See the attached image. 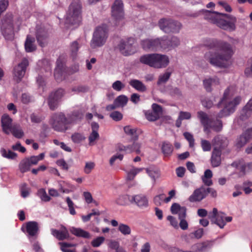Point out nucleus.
<instances>
[{"label": "nucleus", "instance_id": "1", "mask_svg": "<svg viewBox=\"0 0 252 252\" xmlns=\"http://www.w3.org/2000/svg\"><path fill=\"white\" fill-rule=\"evenodd\" d=\"M201 46L218 51V53L213 54L209 51L205 54V59L211 64L222 67L227 66V62L233 54L232 47L229 43L217 40H206Z\"/></svg>", "mask_w": 252, "mask_h": 252}, {"label": "nucleus", "instance_id": "2", "mask_svg": "<svg viewBox=\"0 0 252 252\" xmlns=\"http://www.w3.org/2000/svg\"><path fill=\"white\" fill-rule=\"evenodd\" d=\"M180 44L179 38L175 36H166L163 38L146 39L141 41L142 48L145 50L157 51L170 50Z\"/></svg>", "mask_w": 252, "mask_h": 252}, {"label": "nucleus", "instance_id": "3", "mask_svg": "<svg viewBox=\"0 0 252 252\" xmlns=\"http://www.w3.org/2000/svg\"><path fill=\"white\" fill-rule=\"evenodd\" d=\"M208 18L211 22L223 30H235L236 18L232 15L215 11H207Z\"/></svg>", "mask_w": 252, "mask_h": 252}, {"label": "nucleus", "instance_id": "4", "mask_svg": "<svg viewBox=\"0 0 252 252\" xmlns=\"http://www.w3.org/2000/svg\"><path fill=\"white\" fill-rule=\"evenodd\" d=\"M140 61L141 63L155 68L166 67L169 63V59L165 55L153 53L142 56Z\"/></svg>", "mask_w": 252, "mask_h": 252}, {"label": "nucleus", "instance_id": "5", "mask_svg": "<svg viewBox=\"0 0 252 252\" xmlns=\"http://www.w3.org/2000/svg\"><path fill=\"white\" fill-rule=\"evenodd\" d=\"M230 90L229 89H226L223 94V96L220 101L219 103V105L222 103H225L224 108L219 113V117H222L228 115L231 112L233 111L235 107L239 103L241 98L236 97L232 101H228L229 98Z\"/></svg>", "mask_w": 252, "mask_h": 252}, {"label": "nucleus", "instance_id": "6", "mask_svg": "<svg viewBox=\"0 0 252 252\" xmlns=\"http://www.w3.org/2000/svg\"><path fill=\"white\" fill-rule=\"evenodd\" d=\"M158 26L161 30L167 33L179 32L182 27V24L178 21L167 18L160 19Z\"/></svg>", "mask_w": 252, "mask_h": 252}, {"label": "nucleus", "instance_id": "7", "mask_svg": "<svg viewBox=\"0 0 252 252\" xmlns=\"http://www.w3.org/2000/svg\"><path fill=\"white\" fill-rule=\"evenodd\" d=\"M106 34L107 29L105 26L97 27L94 33L91 43V47L95 48L103 45L107 37Z\"/></svg>", "mask_w": 252, "mask_h": 252}, {"label": "nucleus", "instance_id": "8", "mask_svg": "<svg viewBox=\"0 0 252 252\" xmlns=\"http://www.w3.org/2000/svg\"><path fill=\"white\" fill-rule=\"evenodd\" d=\"M52 126L57 131H63L66 129V125L69 123L68 119L63 113H55L52 117Z\"/></svg>", "mask_w": 252, "mask_h": 252}, {"label": "nucleus", "instance_id": "9", "mask_svg": "<svg viewBox=\"0 0 252 252\" xmlns=\"http://www.w3.org/2000/svg\"><path fill=\"white\" fill-rule=\"evenodd\" d=\"M44 154L41 153L37 156H32L29 158H24L19 165V169L22 173H24L30 169L32 165H36L39 160L44 158Z\"/></svg>", "mask_w": 252, "mask_h": 252}, {"label": "nucleus", "instance_id": "10", "mask_svg": "<svg viewBox=\"0 0 252 252\" xmlns=\"http://www.w3.org/2000/svg\"><path fill=\"white\" fill-rule=\"evenodd\" d=\"M65 91L62 88L51 92L48 98V103L50 108L54 110L57 108L58 101L63 96Z\"/></svg>", "mask_w": 252, "mask_h": 252}, {"label": "nucleus", "instance_id": "11", "mask_svg": "<svg viewBox=\"0 0 252 252\" xmlns=\"http://www.w3.org/2000/svg\"><path fill=\"white\" fill-rule=\"evenodd\" d=\"M1 126L3 131L6 134H12L16 136V127L12 123V120L5 114L1 118Z\"/></svg>", "mask_w": 252, "mask_h": 252}, {"label": "nucleus", "instance_id": "12", "mask_svg": "<svg viewBox=\"0 0 252 252\" xmlns=\"http://www.w3.org/2000/svg\"><path fill=\"white\" fill-rule=\"evenodd\" d=\"M112 16L116 22H119L124 18L123 3L121 0H115L112 6Z\"/></svg>", "mask_w": 252, "mask_h": 252}, {"label": "nucleus", "instance_id": "13", "mask_svg": "<svg viewBox=\"0 0 252 252\" xmlns=\"http://www.w3.org/2000/svg\"><path fill=\"white\" fill-rule=\"evenodd\" d=\"M152 110L145 112L146 119L150 122H154L158 120L162 115V108L158 104L154 103L152 105Z\"/></svg>", "mask_w": 252, "mask_h": 252}, {"label": "nucleus", "instance_id": "14", "mask_svg": "<svg viewBox=\"0 0 252 252\" xmlns=\"http://www.w3.org/2000/svg\"><path fill=\"white\" fill-rule=\"evenodd\" d=\"M228 143L229 141L227 138L220 135H217L212 140L214 148L220 150L221 152L227 147Z\"/></svg>", "mask_w": 252, "mask_h": 252}, {"label": "nucleus", "instance_id": "15", "mask_svg": "<svg viewBox=\"0 0 252 252\" xmlns=\"http://www.w3.org/2000/svg\"><path fill=\"white\" fill-rule=\"evenodd\" d=\"M29 65L27 58H23L17 66V83L21 81L25 76L27 68Z\"/></svg>", "mask_w": 252, "mask_h": 252}, {"label": "nucleus", "instance_id": "16", "mask_svg": "<svg viewBox=\"0 0 252 252\" xmlns=\"http://www.w3.org/2000/svg\"><path fill=\"white\" fill-rule=\"evenodd\" d=\"M47 37V32L45 29L41 26H38L36 29V38L39 46L43 47L47 45V42L45 40Z\"/></svg>", "mask_w": 252, "mask_h": 252}, {"label": "nucleus", "instance_id": "17", "mask_svg": "<svg viewBox=\"0 0 252 252\" xmlns=\"http://www.w3.org/2000/svg\"><path fill=\"white\" fill-rule=\"evenodd\" d=\"M206 196V189L201 187L196 189L192 194L189 197L190 202H199L204 199Z\"/></svg>", "mask_w": 252, "mask_h": 252}, {"label": "nucleus", "instance_id": "18", "mask_svg": "<svg viewBox=\"0 0 252 252\" xmlns=\"http://www.w3.org/2000/svg\"><path fill=\"white\" fill-rule=\"evenodd\" d=\"M221 152L216 148H213L211 157V164L212 167H217L220 165L221 163Z\"/></svg>", "mask_w": 252, "mask_h": 252}, {"label": "nucleus", "instance_id": "19", "mask_svg": "<svg viewBox=\"0 0 252 252\" xmlns=\"http://www.w3.org/2000/svg\"><path fill=\"white\" fill-rule=\"evenodd\" d=\"M82 19V15L67 12L65 19V23L72 25H78L81 23Z\"/></svg>", "mask_w": 252, "mask_h": 252}, {"label": "nucleus", "instance_id": "20", "mask_svg": "<svg viewBox=\"0 0 252 252\" xmlns=\"http://www.w3.org/2000/svg\"><path fill=\"white\" fill-rule=\"evenodd\" d=\"M82 5L80 0H72L67 12L82 15Z\"/></svg>", "mask_w": 252, "mask_h": 252}, {"label": "nucleus", "instance_id": "21", "mask_svg": "<svg viewBox=\"0 0 252 252\" xmlns=\"http://www.w3.org/2000/svg\"><path fill=\"white\" fill-rule=\"evenodd\" d=\"M209 218L214 223L218 225L220 228H223L225 222L222 220H220L218 215V210L214 208L211 214L209 216Z\"/></svg>", "mask_w": 252, "mask_h": 252}, {"label": "nucleus", "instance_id": "22", "mask_svg": "<svg viewBox=\"0 0 252 252\" xmlns=\"http://www.w3.org/2000/svg\"><path fill=\"white\" fill-rule=\"evenodd\" d=\"M35 39L30 35H28L25 43V50L27 52H32L36 50V46L34 44Z\"/></svg>", "mask_w": 252, "mask_h": 252}, {"label": "nucleus", "instance_id": "23", "mask_svg": "<svg viewBox=\"0 0 252 252\" xmlns=\"http://www.w3.org/2000/svg\"><path fill=\"white\" fill-rule=\"evenodd\" d=\"M27 232L31 236H35L38 230V223L35 221H30L26 224Z\"/></svg>", "mask_w": 252, "mask_h": 252}, {"label": "nucleus", "instance_id": "24", "mask_svg": "<svg viewBox=\"0 0 252 252\" xmlns=\"http://www.w3.org/2000/svg\"><path fill=\"white\" fill-rule=\"evenodd\" d=\"M197 116L204 127L205 131H207L208 129V126L211 120L209 119L208 115L203 111L198 112Z\"/></svg>", "mask_w": 252, "mask_h": 252}, {"label": "nucleus", "instance_id": "25", "mask_svg": "<svg viewBox=\"0 0 252 252\" xmlns=\"http://www.w3.org/2000/svg\"><path fill=\"white\" fill-rule=\"evenodd\" d=\"M52 234L59 240H63L69 237V233L65 228L62 231L52 230Z\"/></svg>", "mask_w": 252, "mask_h": 252}, {"label": "nucleus", "instance_id": "26", "mask_svg": "<svg viewBox=\"0 0 252 252\" xmlns=\"http://www.w3.org/2000/svg\"><path fill=\"white\" fill-rule=\"evenodd\" d=\"M231 165L232 167L240 170V172L242 174V175H245L246 174V164L243 160L241 159L235 161L233 162Z\"/></svg>", "mask_w": 252, "mask_h": 252}, {"label": "nucleus", "instance_id": "27", "mask_svg": "<svg viewBox=\"0 0 252 252\" xmlns=\"http://www.w3.org/2000/svg\"><path fill=\"white\" fill-rule=\"evenodd\" d=\"M70 231L72 234L78 237H81L84 238H90L91 237L88 232L81 228L72 227Z\"/></svg>", "mask_w": 252, "mask_h": 252}, {"label": "nucleus", "instance_id": "28", "mask_svg": "<svg viewBox=\"0 0 252 252\" xmlns=\"http://www.w3.org/2000/svg\"><path fill=\"white\" fill-rule=\"evenodd\" d=\"M124 130L126 134L131 136V141H136L138 139V135L136 128H132L129 126H127L124 127Z\"/></svg>", "mask_w": 252, "mask_h": 252}, {"label": "nucleus", "instance_id": "29", "mask_svg": "<svg viewBox=\"0 0 252 252\" xmlns=\"http://www.w3.org/2000/svg\"><path fill=\"white\" fill-rule=\"evenodd\" d=\"M211 128L216 132L220 131L222 128V123L221 121L217 120L215 121H211L208 126V128ZM209 131V129L207 130Z\"/></svg>", "mask_w": 252, "mask_h": 252}, {"label": "nucleus", "instance_id": "30", "mask_svg": "<svg viewBox=\"0 0 252 252\" xmlns=\"http://www.w3.org/2000/svg\"><path fill=\"white\" fill-rule=\"evenodd\" d=\"M129 84L139 91L144 92L146 91V86L140 81L132 80L129 82Z\"/></svg>", "mask_w": 252, "mask_h": 252}, {"label": "nucleus", "instance_id": "31", "mask_svg": "<svg viewBox=\"0 0 252 252\" xmlns=\"http://www.w3.org/2000/svg\"><path fill=\"white\" fill-rule=\"evenodd\" d=\"M114 101L115 104H117L119 107H123L127 103L128 98L124 95H121L118 96Z\"/></svg>", "mask_w": 252, "mask_h": 252}, {"label": "nucleus", "instance_id": "32", "mask_svg": "<svg viewBox=\"0 0 252 252\" xmlns=\"http://www.w3.org/2000/svg\"><path fill=\"white\" fill-rule=\"evenodd\" d=\"M0 153L3 157L8 159H13L15 157V154L9 149L6 150L2 148L0 150Z\"/></svg>", "mask_w": 252, "mask_h": 252}, {"label": "nucleus", "instance_id": "33", "mask_svg": "<svg viewBox=\"0 0 252 252\" xmlns=\"http://www.w3.org/2000/svg\"><path fill=\"white\" fill-rule=\"evenodd\" d=\"M133 142L132 145H129L124 147V150L130 149L132 151H135L136 153L139 154L140 152V144L136 142V141H132Z\"/></svg>", "mask_w": 252, "mask_h": 252}, {"label": "nucleus", "instance_id": "34", "mask_svg": "<svg viewBox=\"0 0 252 252\" xmlns=\"http://www.w3.org/2000/svg\"><path fill=\"white\" fill-rule=\"evenodd\" d=\"M119 230L124 235H128L131 233V230L129 227L124 224H120L119 225Z\"/></svg>", "mask_w": 252, "mask_h": 252}, {"label": "nucleus", "instance_id": "35", "mask_svg": "<svg viewBox=\"0 0 252 252\" xmlns=\"http://www.w3.org/2000/svg\"><path fill=\"white\" fill-rule=\"evenodd\" d=\"M251 112L252 111L244 107L242 110L240 118L242 121L247 119L251 116Z\"/></svg>", "mask_w": 252, "mask_h": 252}, {"label": "nucleus", "instance_id": "36", "mask_svg": "<svg viewBox=\"0 0 252 252\" xmlns=\"http://www.w3.org/2000/svg\"><path fill=\"white\" fill-rule=\"evenodd\" d=\"M142 170V168H134L130 170L127 173V179L128 180H132L135 176Z\"/></svg>", "mask_w": 252, "mask_h": 252}, {"label": "nucleus", "instance_id": "37", "mask_svg": "<svg viewBox=\"0 0 252 252\" xmlns=\"http://www.w3.org/2000/svg\"><path fill=\"white\" fill-rule=\"evenodd\" d=\"M4 34L5 38L8 40H12L14 39V32L13 31V28L12 29H5L4 32Z\"/></svg>", "mask_w": 252, "mask_h": 252}, {"label": "nucleus", "instance_id": "38", "mask_svg": "<svg viewBox=\"0 0 252 252\" xmlns=\"http://www.w3.org/2000/svg\"><path fill=\"white\" fill-rule=\"evenodd\" d=\"M162 150L165 156H167L171 154L172 152V147L170 144L163 143Z\"/></svg>", "mask_w": 252, "mask_h": 252}, {"label": "nucleus", "instance_id": "39", "mask_svg": "<svg viewBox=\"0 0 252 252\" xmlns=\"http://www.w3.org/2000/svg\"><path fill=\"white\" fill-rule=\"evenodd\" d=\"M201 145L204 151H210L211 150V144L208 140H202Z\"/></svg>", "mask_w": 252, "mask_h": 252}, {"label": "nucleus", "instance_id": "40", "mask_svg": "<svg viewBox=\"0 0 252 252\" xmlns=\"http://www.w3.org/2000/svg\"><path fill=\"white\" fill-rule=\"evenodd\" d=\"M171 73L169 72H166L162 75L160 76L158 79V84H160L162 83H165L169 78Z\"/></svg>", "mask_w": 252, "mask_h": 252}, {"label": "nucleus", "instance_id": "41", "mask_svg": "<svg viewBox=\"0 0 252 252\" xmlns=\"http://www.w3.org/2000/svg\"><path fill=\"white\" fill-rule=\"evenodd\" d=\"M110 117L115 121H120L123 118V115L119 111H114L110 115Z\"/></svg>", "mask_w": 252, "mask_h": 252}, {"label": "nucleus", "instance_id": "42", "mask_svg": "<svg viewBox=\"0 0 252 252\" xmlns=\"http://www.w3.org/2000/svg\"><path fill=\"white\" fill-rule=\"evenodd\" d=\"M104 241V238L103 237H98L96 239L92 241L91 244L94 247L99 246Z\"/></svg>", "mask_w": 252, "mask_h": 252}, {"label": "nucleus", "instance_id": "43", "mask_svg": "<svg viewBox=\"0 0 252 252\" xmlns=\"http://www.w3.org/2000/svg\"><path fill=\"white\" fill-rule=\"evenodd\" d=\"M124 87L125 85L120 81H116L112 84V88L113 89L117 91H120Z\"/></svg>", "mask_w": 252, "mask_h": 252}, {"label": "nucleus", "instance_id": "44", "mask_svg": "<svg viewBox=\"0 0 252 252\" xmlns=\"http://www.w3.org/2000/svg\"><path fill=\"white\" fill-rule=\"evenodd\" d=\"M184 135L189 141L190 147H193L194 146V139L192 135L189 132H186L184 133Z\"/></svg>", "mask_w": 252, "mask_h": 252}, {"label": "nucleus", "instance_id": "45", "mask_svg": "<svg viewBox=\"0 0 252 252\" xmlns=\"http://www.w3.org/2000/svg\"><path fill=\"white\" fill-rule=\"evenodd\" d=\"M79 49L78 43L77 41H74L71 45V51L72 56H75Z\"/></svg>", "mask_w": 252, "mask_h": 252}, {"label": "nucleus", "instance_id": "46", "mask_svg": "<svg viewBox=\"0 0 252 252\" xmlns=\"http://www.w3.org/2000/svg\"><path fill=\"white\" fill-rule=\"evenodd\" d=\"M71 138L72 140L76 143L80 142L85 138L82 134L78 133L73 134Z\"/></svg>", "mask_w": 252, "mask_h": 252}, {"label": "nucleus", "instance_id": "47", "mask_svg": "<svg viewBox=\"0 0 252 252\" xmlns=\"http://www.w3.org/2000/svg\"><path fill=\"white\" fill-rule=\"evenodd\" d=\"M30 189L27 188V185L24 184L21 188V195L23 197H27L29 194Z\"/></svg>", "mask_w": 252, "mask_h": 252}, {"label": "nucleus", "instance_id": "48", "mask_svg": "<svg viewBox=\"0 0 252 252\" xmlns=\"http://www.w3.org/2000/svg\"><path fill=\"white\" fill-rule=\"evenodd\" d=\"M39 192L40 194V197L42 200L44 201H48L50 200V197L47 194L45 190L44 189H40L39 190Z\"/></svg>", "mask_w": 252, "mask_h": 252}, {"label": "nucleus", "instance_id": "49", "mask_svg": "<svg viewBox=\"0 0 252 252\" xmlns=\"http://www.w3.org/2000/svg\"><path fill=\"white\" fill-rule=\"evenodd\" d=\"M66 202L69 207L70 213L73 215H75L76 212L73 207L74 204L73 202L69 197H67Z\"/></svg>", "mask_w": 252, "mask_h": 252}, {"label": "nucleus", "instance_id": "50", "mask_svg": "<svg viewBox=\"0 0 252 252\" xmlns=\"http://www.w3.org/2000/svg\"><path fill=\"white\" fill-rule=\"evenodd\" d=\"M181 207L179 204L174 203L171 207V211L173 214H177L181 210Z\"/></svg>", "mask_w": 252, "mask_h": 252}, {"label": "nucleus", "instance_id": "51", "mask_svg": "<svg viewBox=\"0 0 252 252\" xmlns=\"http://www.w3.org/2000/svg\"><path fill=\"white\" fill-rule=\"evenodd\" d=\"M99 137L98 133L97 131H92V132L89 136V139L90 141V144H92L95 139H98Z\"/></svg>", "mask_w": 252, "mask_h": 252}, {"label": "nucleus", "instance_id": "52", "mask_svg": "<svg viewBox=\"0 0 252 252\" xmlns=\"http://www.w3.org/2000/svg\"><path fill=\"white\" fill-rule=\"evenodd\" d=\"M167 220L170 222V224L174 227L176 228H178V222L175 218L171 216H168L167 217Z\"/></svg>", "mask_w": 252, "mask_h": 252}, {"label": "nucleus", "instance_id": "53", "mask_svg": "<svg viewBox=\"0 0 252 252\" xmlns=\"http://www.w3.org/2000/svg\"><path fill=\"white\" fill-rule=\"evenodd\" d=\"M213 82L212 79H205L203 81L204 86L207 91L210 92L211 90V86Z\"/></svg>", "mask_w": 252, "mask_h": 252}, {"label": "nucleus", "instance_id": "54", "mask_svg": "<svg viewBox=\"0 0 252 252\" xmlns=\"http://www.w3.org/2000/svg\"><path fill=\"white\" fill-rule=\"evenodd\" d=\"M83 195L87 203H91L93 202V197L90 192L85 191L83 193Z\"/></svg>", "mask_w": 252, "mask_h": 252}, {"label": "nucleus", "instance_id": "55", "mask_svg": "<svg viewBox=\"0 0 252 252\" xmlns=\"http://www.w3.org/2000/svg\"><path fill=\"white\" fill-rule=\"evenodd\" d=\"M130 45L127 44V41H122L119 45V48L121 51L125 49H128Z\"/></svg>", "mask_w": 252, "mask_h": 252}, {"label": "nucleus", "instance_id": "56", "mask_svg": "<svg viewBox=\"0 0 252 252\" xmlns=\"http://www.w3.org/2000/svg\"><path fill=\"white\" fill-rule=\"evenodd\" d=\"M249 140H248L247 138L243 135H241L240 137L239 140L237 143V145L238 146L242 147L245 145Z\"/></svg>", "mask_w": 252, "mask_h": 252}, {"label": "nucleus", "instance_id": "57", "mask_svg": "<svg viewBox=\"0 0 252 252\" xmlns=\"http://www.w3.org/2000/svg\"><path fill=\"white\" fill-rule=\"evenodd\" d=\"M179 226L183 230H186L188 228V223L185 219H181Z\"/></svg>", "mask_w": 252, "mask_h": 252}, {"label": "nucleus", "instance_id": "58", "mask_svg": "<svg viewBox=\"0 0 252 252\" xmlns=\"http://www.w3.org/2000/svg\"><path fill=\"white\" fill-rule=\"evenodd\" d=\"M186 211H187V209L186 207H182L181 208V210L178 213L179 219H185V218L186 217Z\"/></svg>", "mask_w": 252, "mask_h": 252}, {"label": "nucleus", "instance_id": "59", "mask_svg": "<svg viewBox=\"0 0 252 252\" xmlns=\"http://www.w3.org/2000/svg\"><path fill=\"white\" fill-rule=\"evenodd\" d=\"M179 117L182 120L189 119L191 117V114L189 112H180Z\"/></svg>", "mask_w": 252, "mask_h": 252}, {"label": "nucleus", "instance_id": "60", "mask_svg": "<svg viewBox=\"0 0 252 252\" xmlns=\"http://www.w3.org/2000/svg\"><path fill=\"white\" fill-rule=\"evenodd\" d=\"M186 169L183 167H179L176 169V173L179 177H183L184 176Z\"/></svg>", "mask_w": 252, "mask_h": 252}, {"label": "nucleus", "instance_id": "61", "mask_svg": "<svg viewBox=\"0 0 252 252\" xmlns=\"http://www.w3.org/2000/svg\"><path fill=\"white\" fill-rule=\"evenodd\" d=\"M57 163L58 165L62 166L63 169L67 170L68 167L67 163L63 159H60L57 161Z\"/></svg>", "mask_w": 252, "mask_h": 252}, {"label": "nucleus", "instance_id": "62", "mask_svg": "<svg viewBox=\"0 0 252 252\" xmlns=\"http://www.w3.org/2000/svg\"><path fill=\"white\" fill-rule=\"evenodd\" d=\"M219 4L221 5L227 12H230L232 11L230 6L227 3L223 1H220L219 2Z\"/></svg>", "mask_w": 252, "mask_h": 252}, {"label": "nucleus", "instance_id": "63", "mask_svg": "<svg viewBox=\"0 0 252 252\" xmlns=\"http://www.w3.org/2000/svg\"><path fill=\"white\" fill-rule=\"evenodd\" d=\"M54 76H55V78L57 80L61 79V77L62 76V72L60 68H57L55 69V72H54Z\"/></svg>", "mask_w": 252, "mask_h": 252}, {"label": "nucleus", "instance_id": "64", "mask_svg": "<svg viewBox=\"0 0 252 252\" xmlns=\"http://www.w3.org/2000/svg\"><path fill=\"white\" fill-rule=\"evenodd\" d=\"M247 139L249 140L252 138V128L248 129L243 134Z\"/></svg>", "mask_w": 252, "mask_h": 252}]
</instances>
